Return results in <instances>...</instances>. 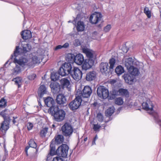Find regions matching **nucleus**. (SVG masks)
<instances>
[{
	"mask_svg": "<svg viewBox=\"0 0 161 161\" xmlns=\"http://www.w3.org/2000/svg\"><path fill=\"white\" fill-rule=\"evenodd\" d=\"M41 61L39 56H33L31 58L21 57L19 60L15 59L16 63L19 64L22 67L25 68L26 67L30 68L34 67L36 64L40 63Z\"/></svg>",
	"mask_w": 161,
	"mask_h": 161,
	"instance_id": "nucleus-1",
	"label": "nucleus"
},
{
	"mask_svg": "<svg viewBox=\"0 0 161 161\" xmlns=\"http://www.w3.org/2000/svg\"><path fill=\"white\" fill-rule=\"evenodd\" d=\"M50 109V113L53 116L56 121L60 122L64 119L66 113L63 110L60 109L58 106L51 108Z\"/></svg>",
	"mask_w": 161,
	"mask_h": 161,
	"instance_id": "nucleus-2",
	"label": "nucleus"
},
{
	"mask_svg": "<svg viewBox=\"0 0 161 161\" xmlns=\"http://www.w3.org/2000/svg\"><path fill=\"white\" fill-rule=\"evenodd\" d=\"M140 97L141 100L145 101L142 104L143 109L149 111V113L150 114L153 113V112L154 105L152 102L149 99L147 98L146 95L145 93H142V96H141Z\"/></svg>",
	"mask_w": 161,
	"mask_h": 161,
	"instance_id": "nucleus-3",
	"label": "nucleus"
},
{
	"mask_svg": "<svg viewBox=\"0 0 161 161\" xmlns=\"http://www.w3.org/2000/svg\"><path fill=\"white\" fill-rule=\"evenodd\" d=\"M22 48H20L19 46H16L15 50L14 52V56L17 57L22 53H25L29 52L31 49V46L25 42L22 44Z\"/></svg>",
	"mask_w": 161,
	"mask_h": 161,
	"instance_id": "nucleus-4",
	"label": "nucleus"
},
{
	"mask_svg": "<svg viewBox=\"0 0 161 161\" xmlns=\"http://www.w3.org/2000/svg\"><path fill=\"white\" fill-rule=\"evenodd\" d=\"M73 68L70 63H65L59 69L58 72L61 76H65L70 74Z\"/></svg>",
	"mask_w": 161,
	"mask_h": 161,
	"instance_id": "nucleus-5",
	"label": "nucleus"
},
{
	"mask_svg": "<svg viewBox=\"0 0 161 161\" xmlns=\"http://www.w3.org/2000/svg\"><path fill=\"white\" fill-rule=\"evenodd\" d=\"M125 65L128 70L134 66L138 67L139 68H142L143 66V64L142 63L135 61L131 58L126 59Z\"/></svg>",
	"mask_w": 161,
	"mask_h": 161,
	"instance_id": "nucleus-6",
	"label": "nucleus"
},
{
	"mask_svg": "<svg viewBox=\"0 0 161 161\" xmlns=\"http://www.w3.org/2000/svg\"><path fill=\"white\" fill-rule=\"evenodd\" d=\"M82 102H84V100L81 97L78 96L73 101L69 103V108L72 110H76L79 107Z\"/></svg>",
	"mask_w": 161,
	"mask_h": 161,
	"instance_id": "nucleus-7",
	"label": "nucleus"
},
{
	"mask_svg": "<svg viewBox=\"0 0 161 161\" xmlns=\"http://www.w3.org/2000/svg\"><path fill=\"white\" fill-rule=\"evenodd\" d=\"M61 131L64 136L69 137L72 134L73 130L71 124L66 123L62 127Z\"/></svg>",
	"mask_w": 161,
	"mask_h": 161,
	"instance_id": "nucleus-8",
	"label": "nucleus"
},
{
	"mask_svg": "<svg viewBox=\"0 0 161 161\" xmlns=\"http://www.w3.org/2000/svg\"><path fill=\"white\" fill-rule=\"evenodd\" d=\"M69 149L68 145L63 144L58 147L56 150V154L63 157H66L68 155Z\"/></svg>",
	"mask_w": 161,
	"mask_h": 161,
	"instance_id": "nucleus-9",
	"label": "nucleus"
},
{
	"mask_svg": "<svg viewBox=\"0 0 161 161\" xmlns=\"http://www.w3.org/2000/svg\"><path fill=\"white\" fill-rule=\"evenodd\" d=\"M92 93L91 88L88 86H85L82 92L80 97L84 100V102H87L88 100V98L90 97Z\"/></svg>",
	"mask_w": 161,
	"mask_h": 161,
	"instance_id": "nucleus-10",
	"label": "nucleus"
},
{
	"mask_svg": "<svg viewBox=\"0 0 161 161\" xmlns=\"http://www.w3.org/2000/svg\"><path fill=\"white\" fill-rule=\"evenodd\" d=\"M98 96L100 98L105 99L109 95V92L108 89L103 86H100L97 89Z\"/></svg>",
	"mask_w": 161,
	"mask_h": 161,
	"instance_id": "nucleus-11",
	"label": "nucleus"
},
{
	"mask_svg": "<svg viewBox=\"0 0 161 161\" xmlns=\"http://www.w3.org/2000/svg\"><path fill=\"white\" fill-rule=\"evenodd\" d=\"M70 75L75 80L78 81L81 79L82 73L81 71L78 68L73 67Z\"/></svg>",
	"mask_w": 161,
	"mask_h": 161,
	"instance_id": "nucleus-12",
	"label": "nucleus"
},
{
	"mask_svg": "<svg viewBox=\"0 0 161 161\" xmlns=\"http://www.w3.org/2000/svg\"><path fill=\"white\" fill-rule=\"evenodd\" d=\"M102 16L100 13L95 12L90 16V21L92 24H96L101 20Z\"/></svg>",
	"mask_w": 161,
	"mask_h": 161,
	"instance_id": "nucleus-13",
	"label": "nucleus"
},
{
	"mask_svg": "<svg viewBox=\"0 0 161 161\" xmlns=\"http://www.w3.org/2000/svg\"><path fill=\"white\" fill-rule=\"evenodd\" d=\"M94 61L93 59H86L84 60L82 66L83 69L86 70L91 68L94 64Z\"/></svg>",
	"mask_w": 161,
	"mask_h": 161,
	"instance_id": "nucleus-14",
	"label": "nucleus"
},
{
	"mask_svg": "<svg viewBox=\"0 0 161 161\" xmlns=\"http://www.w3.org/2000/svg\"><path fill=\"white\" fill-rule=\"evenodd\" d=\"M45 104L48 107H49L48 111L51 112L50 109L52 108H54L55 107H57V106L54 105V101L53 99L50 97H48L45 99L44 100Z\"/></svg>",
	"mask_w": 161,
	"mask_h": 161,
	"instance_id": "nucleus-15",
	"label": "nucleus"
},
{
	"mask_svg": "<svg viewBox=\"0 0 161 161\" xmlns=\"http://www.w3.org/2000/svg\"><path fill=\"white\" fill-rule=\"evenodd\" d=\"M123 76L126 83L129 85H132L134 83L135 79L134 76L130 74H125Z\"/></svg>",
	"mask_w": 161,
	"mask_h": 161,
	"instance_id": "nucleus-16",
	"label": "nucleus"
},
{
	"mask_svg": "<svg viewBox=\"0 0 161 161\" xmlns=\"http://www.w3.org/2000/svg\"><path fill=\"white\" fill-rule=\"evenodd\" d=\"M50 87L52 92L54 94L58 93L60 91V88L58 83L54 82H52L50 85Z\"/></svg>",
	"mask_w": 161,
	"mask_h": 161,
	"instance_id": "nucleus-17",
	"label": "nucleus"
},
{
	"mask_svg": "<svg viewBox=\"0 0 161 161\" xmlns=\"http://www.w3.org/2000/svg\"><path fill=\"white\" fill-rule=\"evenodd\" d=\"M84 61V58L82 54L79 53L75 56V62L77 65H81Z\"/></svg>",
	"mask_w": 161,
	"mask_h": 161,
	"instance_id": "nucleus-18",
	"label": "nucleus"
},
{
	"mask_svg": "<svg viewBox=\"0 0 161 161\" xmlns=\"http://www.w3.org/2000/svg\"><path fill=\"white\" fill-rule=\"evenodd\" d=\"M19 60L17 58V57H15L14 58V62L16 64L15 67L13 69V74L14 75H16L20 73L21 71V68L20 66L22 67L19 64L16 63L15 59Z\"/></svg>",
	"mask_w": 161,
	"mask_h": 161,
	"instance_id": "nucleus-19",
	"label": "nucleus"
},
{
	"mask_svg": "<svg viewBox=\"0 0 161 161\" xmlns=\"http://www.w3.org/2000/svg\"><path fill=\"white\" fill-rule=\"evenodd\" d=\"M56 100L57 103L60 105L64 104L66 101L65 97L63 94H61L57 95Z\"/></svg>",
	"mask_w": 161,
	"mask_h": 161,
	"instance_id": "nucleus-20",
	"label": "nucleus"
},
{
	"mask_svg": "<svg viewBox=\"0 0 161 161\" xmlns=\"http://www.w3.org/2000/svg\"><path fill=\"white\" fill-rule=\"evenodd\" d=\"M96 75L95 71H90L86 74V78L87 81H91L95 79Z\"/></svg>",
	"mask_w": 161,
	"mask_h": 161,
	"instance_id": "nucleus-21",
	"label": "nucleus"
},
{
	"mask_svg": "<svg viewBox=\"0 0 161 161\" xmlns=\"http://www.w3.org/2000/svg\"><path fill=\"white\" fill-rule=\"evenodd\" d=\"M22 38L24 40H27L31 37V31L28 30H25L21 32Z\"/></svg>",
	"mask_w": 161,
	"mask_h": 161,
	"instance_id": "nucleus-22",
	"label": "nucleus"
},
{
	"mask_svg": "<svg viewBox=\"0 0 161 161\" xmlns=\"http://www.w3.org/2000/svg\"><path fill=\"white\" fill-rule=\"evenodd\" d=\"M140 69V68H139L138 67L136 68L135 67V66H134L129 69L128 70V71L130 75L135 77V76L138 75L140 74L139 69Z\"/></svg>",
	"mask_w": 161,
	"mask_h": 161,
	"instance_id": "nucleus-23",
	"label": "nucleus"
},
{
	"mask_svg": "<svg viewBox=\"0 0 161 161\" xmlns=\"http://www.w3.org/2000/svg\"><path fill=\"white\" fill-rule=\"evenodd\" d=\"M83 52L85 53L88 59H92L93 55L94 53V51L87 48H84L83 49Z\"/></svg>",
	"mask_w": 161,
	"mask_h": 161,
	"instance_id": "nucleus-24",
	"label": "nucleus"
},
{
	"mask_svg": "<svg viewBox=\"0 0 161 161\" xmlns=\"http://www.w3.org/2000/svg\"><path fill=\"white\" fill-rule=\"evenodd\" d=\"M9 112V111L6 109L2 111L0 113V114L3 118L4 120L10 121Z\"/></svg>",
	"mask_w": 161,
	"mask_h": 161,
	"instance_id": "nucleus-25",
	"label": "nucleus"
},
{
	"mask_svg": "<svg viewBox=\"0 0 161 161\" xmlns=\"http://www.w3.org/2000/svg\"><path fill=\"white\" fill-rule=\"evenodd\" d=\"M114 95H120L122 96H125L126 97H128L129 95V92L127 89L123 88H120L118 91L115 92Z\"/></svg>",
	"mask_w": 161,
	"mask_h": 161,
	"instance_id": "nucleus-26",
	"label": "nucleus"
},
{
	"mask_svg": "<svg viewBox=\"0 0 161 161\" xmlns=\"http://www.w3.org/2000/svg\"><path fill=\"white\" fill-rule=\"evenodd\" d=\"M28 144L29 146H27L25 148V152L27 156H28V150L30 147L34 148H36L37 147L36 143L33 139L30 140Z\"/></svg>",
	"mask_w": 161,
	"mask_h": 161,
	"instance_id": "nucleus-27",
	"label": "nucleus"
},
{
	"mask_svg": "<svg viewBox=\"0 0 161 161\" xmlns=\"http://www.w3.org/2000/svg\"><path fill=\"white\" fill-rule=\"evenodd\" d=\"M47 90L46 87L44 85H41L38 91V95L40 97H42L43 95L47 93Z\"/></svg>",
	"mask_w": 161,
	"mask_h": 161,
	"instance_id": "nucleus-28",
	"label": "nucleus"
},
{
	"mask_svg": "<svg viewBox=\"0 0 161 161\" xmlns=\"http://www.w3.org/2000/svg\"><path fill=\"white\" fill-rule=\"evenodd\" d=\"M100 71L102 73H105L108 69V65L107 63H102L100 65Z\"/></svg>",
	"mask_w": 161,
	"mask_h": 161,
	"instance_id": "nucleus-29",
	"label": "nucleus"
},
{
	"mask_svg": "<svg viewBox=\"0 0 161 161\" xmlns=\"http://www.w3.org/2000/svg\"><path fill=\"white\" fill-rule=\"evenodd\" d=\"M85 25L82 21H79L77 23L76 29L79 32L83 31L85 29Z\"/></svg>",
	"mask_w": 161,
	"mask_h": 161,
	"instance_id": "nucleus-30",
	"label": "nucleus"
},
{
	"mask_svg": "<svg viewBox=\"0 0 161 161\" xmlns=\"http://www.w3.org/2000/svg\"><path fill=\"white\" fill-rule=\"evenodd\" d=\"M12 81L14 82L15 84L17 86L18 88L21 87L22 82V78L20 77H18L14 78Z\"/></svg>",
	"mask_w": 161,
	"mask_h": 161,
	"instance_id": "nucleus-31",
	"label": "nucleus"
},
{
	"mask_svg": "<svg viewBox=\"0 0 161 161\" xmlns=\"http://www.w3.org/2000/svg\"><path fill=\"white\" fill-rule=\"evenodd\" d=\"M60 84L64 87H68L69 85L70 82L66 78L61 79L60 81Z\"/></svg>",
	"mask_w": 161,
	"mask_h": 161,
	"instance_id": "nucleus-32",
	"label": "nucleus"
},
{
	"mask_svg": "<svg viewBox=\"0 0 161 161\" xmlns=\"http://www.w3.org/2000/svg\"><path fill=\"white\" fill-rule=\"evenodd\" d=\"M10 121L4 120L1 124V128L4 130L6 131L9 128L8 124Z\"/></svg>",
	"mask_w": 161,
	"mask_h": 161,
	"instance_id": "nucleus-33",
	"label": "nucleus"
},
{
	"mask_svg": "<svg viewBox=\"0 0 161 161\" xmlns=\"http://www.w3.org/2000/svg\"><path fill=\"white\" fill-rule=\"evenodd\" d=\"M114 111V108L113 106L109 108L106 111V116H110L112 115Z\"/></svg>",
	"mask_w": 161,
	"mask_h": 161,
	"instance_id": "nucleus-34",
	"label": "nucleus"
},
{
	"mask_svg": "<svg viewBox=\"0 0 161 161\" xmlns=\"http://www.w3.org/2000/svg\"><path fill=\"white\" fill-rule=\"evenodd\" d=\"M75 57L74 55L69 53L67 55L66 60L69 63H72L75 61Z\"/></svg>",
	"mask_w": 161,
	"mask_h": 161,
	"instance_id": "nucleus-35",
	"label": "nucleus"
},
{
	"mask_svg": "<svg viewBox=\"0 0 161 161\" xmlns=\"http://www.w3.org/2000/svg\"><path fill=\"white\" fill-rule=\"evenodd\" d=\"M153 116L155 122L158 124L161 127L160 130H161V120L159 118L158 114L157 113H154L153 114Z\"/></svg>",
	"mask_w": 161,
	"mask_h": 161,
	"instance_id": "nucleus-36",
	"label": "nucleus"
},
{
	"mask_svg": "<svg viewBox=\"0 0 161 161\" xmlns=\"http://www.w3.org/2000/svg\"><path fill=\"white\" fill-rule=\"evenodd\" d=\"M115 71L118 75H120L124 72V70L122 66L119 65L116 68Z\"/></svg>",
	"mask_w": 161,
	"mask_h": 161,
	"instance_id": "nucleus-37",
	"label": "nucleus"
},
{
	"mask_svg": "<svg viewBox=\"0 0 161 161\" xmlns=\"http://www.w3.org/2000/svg\"><path fill=\"white\" fill-rule=\"evenodd\" d=\"M59 75H60L59 73H52L51 74V80L54 81H55L59 79Z\"/></svg>",
	"mask_w": 161,
	"mask_h": 161,
	"instance_id": "nucleus-38",
	"label": "nucleus"
},
{
	"mask_svg": "<svg viewBox=\"0 0 161 161\" xmlns=\"http://www.w3.org/2000/svg\"><path fill=\"white\" fill-rule=\"evenodd\" d=\"M55 140L58 143H61L64 140V137L62 135H58L55 138Z\"/></svg>",
	"mask_w": 161,
	"mask_h": 161,
	"instance_id": "nucleus-39",
	"label": "nucleus"
},
{
	"mask_svg": "<svg viewBox=\"0 0 161 161\" xmlns=\"http://www.w3.org/2000/svg\"><path fill=\"white\" fill-rule=\"evenodd\" d=\"M115 103L118 105H121L123 103V99L120 97L117 98L115 100Z\"/></svg>",
	"mask_w": 161,
	"mask_h": 161,
	"instance_id": "nucleus-40",
	"label": "nucleus"
},
{
	"mask_svg": "<svg viewBox=\"0 0 161 161\" xmlns=\"http://www.w3.org/2000/svg\"><path fill=\"white\" fill-rule=\"evenodd\" d=\"M144 12L148 18H151V12L148 8L145 7L144 8Z\"/></svg>",
	"mask_w": 161,
	"mask_h": 161,
	"instance_id": "nucleus-41",
	"label": "nucleus"
},
{
	"mask_svg": "<svg viewBox=\"0 0 161 161\" xmlns=\"http://www.w3.org/2000/svg\"><path fill=\"white\" fill-rule=\"evenodd\" d=\"M48 130V128L47 127H45L41 130L40 134L41 136L42 137H45L47 132Z\"/></svg>",
	"mask_w": 161,
	"mask_h": 161,
	"instance_id": "nucleus-42",
	"label": "nucleus"
},
{
	"mask_svg": "<svg viewBox=\"0 0 161 161\" xmlns=\"http://www.w3.org/2000/svg\"><path fill=\"white\" fill-rule=\"evenodd\" d=\"M97 120L100 122H102L103 120V114L100 113H98L97 115Z\"/></svg>",
	"mask_w": 161,
	"mask_h": 161,
	"instance_id": "nucleus-43",
	"label": "nucleus"
},
{
	"mask_svg": "<svg viewBox=\"0 0 161 161\" xmlns=\"http://www.w3.org/2000/svg\"><path fill=\"white\" fill-rule=\"evenodd\" d=\"M115 63V59L114 58H111L109 60V64L110 65L109 68L113 69L114 67V64Z\"/></svg>",
	"mask_w": 161,
	"mask_h": 161,
	"instance_id": "nucleus-44",
	"label": "nucleus"
},
{
	"mask_svg": "<svg viewBox=\"0 0 161 161\" xmlns=\"http://www.w3.org/2000/svg\"><path fill=\"white\" fill-rule=\"evenodd\" d=\"M6 103L7 102L5 99L3 98L1 99L0 101V107L6 106Z\"/></svg>",
	"mask_w": 161,
	"mask_h": 161,
	"instance_id": "nucleus-45",
	"label": "nucleus"
},
{
	"mask_svg": "<svg viewBox=\"0 0 161 161\" xmlns=\"http://www.w3.org/2000/svg\"><path fill=\"white\" fill-rule=\"evenodd\" d=\"M101 127V126L98 124H94L93 129L95 131H98Z\"/></svg>",
	"mask_w": 161,
	"mask_h": 161,
	"instance_id": "nucleus-46",
	"label": "nucleus"
},
{
	"mask_svg": "<svg viewBox=\"0 0 161 161\" xmlns=\"http://www.w3.org/2000/svg\"><path fill=\"white\" fill-rule=\"evenodd\" d=\"M111 25H108L104 28V31L105 32H108L111 28Z\"/></svg>",
	"mask_w": 161,
	"mask_h": 161,
	"instance_id": "nucleus-47",
	"label": "nucleus"
},
{
	"mask_svg": "<svg viewBox=\"0 0 161 161\" xmlns=\"http://www.w3.org/2000/svg\"><path fill=\"white\" fill-rule=\"evenodd\" d=\"M56 153V151L55 150H50V153L47 155V158L50 156H53Z\"/></svg>",
	"mask_w": 161,
	"mask_h": 161,
	"instance_id": "nucleus-48",
	"label": "nucleus"
},
{
	"mask_svg": "<svg viewBox=\"0 0 161 161\" xmlns=\"http://www.w3.org/2000/svg\"><path fill=\"white\" fill-rule=\"evenodd\" d=\"M36 75L35 74H33L30 75L28 76V78L29 80H34L36 78Z\"/></svg>",
	"mask_w": 161,
	"mask_h": 161,
	"instance_id": "nucleus-49",
	"label": "nucleus"
},
{
	"mask_svg": "<svg viewBox=\"0 0 161 161\" xmlns=\"http://www.w3.org/2000/svg\"><path fill=\"white\" fill-rule=\"evenodd\" d=\"M33 126V125L31 123H28L27 124V128L29 130H31Z\"/></svg>",
	"mask_w": 161,
	"mask_h": 161,
	"instance_id": "nucleus-50",
	"label": "nucleus"
},
{
	"mask_svg": "<svg viewBox=\"0 0 161 161\" xmlns=\"http://www.w3.org/2000/svg\"><path fill=\"white\" fill-rule=\"evenodd\" d=\"M53 161H64L62 158L60 157H56L53 158Z\"/></svg>",
	"mask_w": 161,
	"mask_h": 161,
	"instance_id": "nucleus-51",
	"label": "nucleus"
},
{
	"mask_svg": "<svg viewBox=\"0 0 161 161\" xmlns=\"http://www.w3.org/2000/svg\"><path fill=\"white\" fill-rule=\"evenodd\" d=\"M74 44L75 46H79L80 45V42L78 39H76L75 41Z\"/></svg>",
	"mask_w": 161,
	"mask_h": 161,
	"instance_id": "nucleus-52",
	"label": "nucleus"
},
{
	"mask_svg": "<svg viewBox=\"0 0 161 161\" xmlns=\"http://www.w3.org/2000/svg\"><path fill=\"white\" fill-rule=\"evenodd\" d=\"M62 48H63L62 45H58L54 48V51H57L58 50L62 49Z\"/></svg>",
	"mask_w": 161,
	"mask_h": 161,
	"instance_id": "nucleus-53",
	"label": "nucleus"
},
{
	"mask_svg": "<svg viewBox=\"0 0 161 161\" xmlns=\"http://www.w3.org/2000/svg\"><path fill=\"white\" fill-rule=\"evenodd\" d=\"M122 50L124 53H126L128 51V49H127L125 47H123L122 48Z\"/></svg>",
	"mask_w": 161,
	"mask_h": 161,
	"instance_id": "nucleus-54",
	"label": "nucleus"
},
{
	"mask_svg": "<svg viewBox=\"0 0 161 161\" xmlns=\"http://www.w3.org/2000/svg\"><path fill=\"white\" fill-rule=\"evenodd\" d=\"M69 46V44L68 43L66 42L62 46V48H67Z\"/></svg>",
	"mask_w": 161,
	"mask_h": 161,
	"instance_id": "nucleus-55",
	"label": "nucleus"
},
{
	"mask_svg": "<svg viewBox=\"0 0 161 161\" xmlns=\"http://www.w3.org/2000/svg\"><path fill=\"white\" fill-rule=\"evenodd\" d=\"M50 150H55V147L54 146L53 144L51 143L50 145Z\"/></svg>",
	"mask_w": 161,
	"mask_h": 161,
	"instance_id": "nucleus-56",
	"label": "nucleus"
},
{
	"mask_svg": "<svg viewBox=\"0 0 161 161\" xmlns=\"http://www.w3.org/2000/svg\"><path fill=\"white\" fill-rule=\"evenodd\" d=\"M116 80H110V83L111 84H114L116 82Z\"/></svg>",
	"mask_w": 161,
	"mask_h": 161,
	"instance_id": "nucleus-57",
	"label": "nucleus"
},
{
	"mask_svg": "<svg viewBox=\"0 0 161 161\" xmlns=\"http://www.w3.org/2000/svg\"><path fill=\"white\" fill-rule=\"evenodd\" d=\"M13 118V122L14 124H15L16 123V121L15 119L17 118V117H14Z\"/></svg>",
	"mask_w": 161,
	"mask_h": 161,
	"instance_id": "nucleus-58",
	"label": "nucleus"
},
{
	"mask_svg": "<svg viewBox=\"0 0 161 161\" xmlns=\"http://www.w3.org/2000/svg\"><path fill=\"white\" fill-rule=\"evenodd\" d=\"M95 141H96L95 140H93L92 142V145H94L95 144H96Z\"/></svg>",
	"mask_w": 161,
	"mask_h": 161,
	"instance_id": "nucleus-59",
	"label": "nucleus"
},
{
	"mask_svg": "<svg viewBox=\"0 0 161 161\" xmlns=\"http://www.w3.org/2000/svg\"><path fill=\"white\" fill-rule=\"evenodd\" d=\"M98 139V137L97 135H96L95 136V137L94 138L93 140H95L96 141L97 139Z\"/></svg>",
	"mask_w": 161,
	"mask_h": 161,
	"instance_id": "nucleus-60",
	"label": "nucleus"
},
{
	"mask_svg": "<svg viewBox=\"0 0 161 161\" xmlns=\"http://www.w3.org/2000/svg\"><path fill=\"white\" fill-rule=\"evenodd\" d=\"M87 137H86V138H85L84 139V141L85 142H86V141L87 140Z\"/></svg>",
	"mask_w": 161,
	"mask_h": 161,
	"instance_id": "nucleus-61",
	"label": "nucleus"
},
{
	"mask_svg": "<svg viewBox=\"0 0 161 161\" xmlns=\"http://www.w3.org/2000/svg\"><path fill=\"white\" fill-rule=\"evenodd\" d=\"M13 57H14V56L13 55H12L11 56V58L12 59Z\"/></svg>",
	"mask_w": 161,
	"mask_h": 161,
	"instance_id": "nucleus-62",
	"label": "nucleus"
},
{
	"mask_svg": "<svg viewBox=\"0 0 161 161\" xmlns=\"http://www.w3.org/2000/svg\"><path fill=\"white\" fill-rule=\"evenodd\" d=\"M8 61H7L6 63L5 64V65H6V64H7L8 63Z\"/></svg>",
	"mask_w": 161,
	"mask_h": 161,
	"instance_id": "nucleus-63",
	"label": "nucleus"
},
{
	"mask_svg": "<svg viewBox=\"0 0 161 161\" xmlns=\"http://www.w3.org/2000/svg\"><path fill=\"white\" fill-rule=\"evenodd\" d=\"M52 126H53V127H54L55 126V125H54L53 124V125H52Z\"/></svg>",
	"mask_w": 161,
	"mask_h": 161,
	"instance_id": "nucleus-64",
	"label": "nucleus"
}]
</instances>
